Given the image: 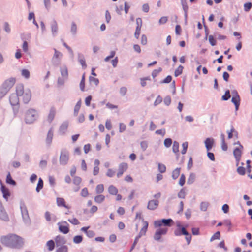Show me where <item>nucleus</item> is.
<instances>
[{
    "instance_id": "f257e3e1",
    "label": "nucleus",
    "mask_w": 252,
    "mask_h": 252,
    "mask_svg": "<svg viewBox=\"0 0 252 252\" xmlns=\"http://www.w3.org/2000/svg\"><path fill=\"white\" fill-rule=\"evenodd\" d=\"M0 240L3 245L11 248L20 249L24 244L23 239L14 234L2 236Z\"/></svg>"
},
{
    "instance_id": "f03ea898",
    "label": "nucleus",
    "mask_w": 252,
    "mask_h": 252,
    "mask_svg": "<svg viewBox=\"0 0 252 252\" xmlns=\"http://www.w3.org/2000/svg\"><path fill=\"white\" fill-rule=\"evenodd\" d=\"M177 228L174 231V234L176 236H180L182 235H185V239L188 245L190 243L191 240V235L189 233L186 228L182 227L180 224H177Z\"/></svg>"
},
{
    "instance_id": "7ed1b4c3",
    "label": "nucleus",
    "mask_w": 252,
    "mask_h": 252,
    "mask_svg": "<svg viewBox=\"0 0 252 252\" xmlns=\"http://www.w3.org/2000/svg\"><path fill=\"white\" fill-rule=\"evenodd\" d=\"M16 82L14 78H11L6 80L2 85V91L0 93V98L3 97L7 92L13 87Z\"/></svg>"
},
{
    "instance_id": "20e7f679",
    "label": "nucleus",
    "mask_w": 252,
    "mask_h": 252,
    "mask_svg": "<svg viewBox=\"0 0 252 252\" xmlns=\"http://www.w3.org/2000/svg\"><path fill=\"white\" fill-rule=\"evenodd\" d=\"M21 214L24 223L29 225L31 223V220L29 216L28 212L25 205L23 204L20 206Z\"/></svg>"
},
{
    "instance_id": "39448f33",
    "label": "nucleus",
    "mask_w": 252,
    "mask_h": 252,
    "mask_svg": "<svg viewBox=\"0 0 252 252\" xmlns=\"http://www.w3.org/2000/svg\"><path fill=\"white\" fill-rule=\"evenodd\" d=\"M174 222L171 219L157 220L154 221V226L155 227H161L162 225L164 226H171Z\"/></svg>"
},
{
    "instance_id": "423d86ee",
    "label": "nucleus",
    "mask_w": 252,
    "mask_h": 252,
    "mask_svg": "<svg viewBox=\"0 0 252 252\" xmlns=\"http://www.w3.org/2000/svg\"><path fill=\"white\" fill-rule=\"evenodd\" d=\"M38 116L37 112L34 109H31L28 111L26 115V121L27 123L33 122Z\"/></svg>"
},
{
    "instance_id": "0eeeda50",
    "label": "nucleus",
    "mask_w": 252,
    "mask_h": 252,
    "mask_svg": "<svg viewBox=\"0 0 252 252\" xmlns=\"http://www.w3.org/2000/svg\"><path fill=\"white\" fill-rule=\"evenodd\" d=\"M158 228L154 236V239L156 241H159L161 239V235H165L168 231L166 227H161Z\"/></svg>"
},
{
    "instance_id": "6e6552de",
    "label": "nucleus",
    "mask_w": 252,
    "mask_h": 252,
    "mask_svg": "<svg viewBox=\"0 0 252 252\" xmlns=\"http://www.w3.org/2000/svg\"><path fill=\"white\" fill-rule=\"evenodd\" d=\"M69 160V153L66 150H62L60 157V162L62 165H66Z\"/></svg>"
},
{
    "instance_id": "1a4fd4ad",
    "label": "nucleus",
    "mask_w": 252,
    "mask_h": 252,
    "mask_svg": "<svg viewBox=\"0 0 252 252\" xmlns=\"http://www.w3.org/2000/svg\"><path fill=\"white\" fill-rule=\"evenodd\" d=\"M59 226V230L63 234H67L68 233L69 230V224L65 221H62L58 223Z\"/></svg>"
},
{
    "instance_id": "9d476101",
    "label": "nucleus",
    "mask_w": 252,
    "mask_h": 252,
    "mask_svg": "<svg viewBox=\"0 0 252 252\" xmlns=\"http://www.w3.org/2000/svg\"><path fill=\"white\" fill-rule=\"evenodd\" d=\"M242 150L243 146L240 144L235 147L234 150L233 154L237 161H239L240 160Z\"/></svg>"
},
{
    "instance_id": "9b49d317",
    "label": "nucleus",
    "mask_w": 252,
    "mask_h": 252,
    "mask_svg": "<svg viewBox=\"0 0 252 252\" xmlns=\"http://www.w3.org/2000/svg\"><path fill=\"white\" fill-rule=\"evenodd\" d=\"M21 96H22L23 102L25 103H28L30 101L32 97L31 90L29 89L25 90V92Z\"/></svg>"
},
{
    "instance_id": "f8f14e48",
    "label": "nucleus",
    "mask_w": 252,
    "mask_h": 252,
    "mask_svg": "<svg viewBox=\"0 0 252 252\" xmlns=\"http://www.w3.org/2000/svg\"><path fill=\"white\" fill-rule=\"evenodd\" d=\"M0 183L1 184L0 190L2 193L3 197L6 201H8V198L10 196V191H9V189L1 183V181L0 180Z\"/></svg>"
},
{
    "instance_id": "ddd939ff",
    "label": "nucleus",
    "mask_w": 252,
    "mask_h": 252,
    "mask_svg": "<svg viewBox=\"0 0 252 252\" xmlns=\"http://www.w3.org/2000/svg\"><path fill=\"white\" fill-rule=\"evenodd\" d=\"M159 205V201L158 199L150 200L147 205V208L150 210L156 209Z\"/></svg>"
},
{
    "instance_id": "4468645a",
    "label": "nucleus",
    "mask_w": 252,
    "mask_h": 252,
    "mask_svg": "<svg viewBox=\"0 0 252 252\" xmlns=\"http://www.w3.org/2000/svg\"><path fill=\"white\" fill-rule=\"evenodd\" d=\"M56 114V110L54 107H52L50 108L49 114L47 116V121L51 123L52 122L55 118Z\"/></svg>"
},
{
    "instance_id": "2eb2a0df",
    "label": "nucleus",
    "mask_w": 252,
    "mask_h": 252,
    "mask_svg": "<svg viewBox=\"0 0 252 252\" xmlns=\"http://www.w3.org/2000/svg\"><path fill=\"white\" fill-rule=\"evenodd\" d=\"M250 161L248 160L247 161V168L246 169L244 167H239L238 168L237 171L239 173H245L246 172L250 173L251 172V170L250 169L251 167L250 165Z\"/></svg>"
},
{
    "instance_id": "dca6fc26",
    "label": "nucleus",
    "mask_w": 252,
    "mask_h": 252,
    "mask_svg": "<svg viewBox=\"0 0 252 252\" xmlns=\"http://www.w3.org/2000/svg\"><path fill=\"white\" fill-rule=\"evenodd\" d=\"M214 143V140L212 138H208L205 141V146L208 151H209L212 148Z\"/></svg>"
},
{
    "instance_id": "f3484780",
    "label": "nucleus",
    "mask_w": 252,
    "mask_h": 252,
    "mask_svg": "<svg viewBox=\"0 0 252 252\" xmlns=\"http://www.w3.org/2000/svg\"><path fill=\"white\" fill-rule=\"evenodd\" d=\"M143 222L144 223V225L143 227L141 228L138 235V237H141L142 236L145 235L146 232L147 230L148 226V223L147 221H144L143 220Z\"/></svg>"
},
{
    "instance_id": "a211bd4d",
    "label": "nucleus",
    "mask_w": 252,
    "mask_h": 252,
    "mask_svg": "<svg viewBox=\"0 0 252 252\" xmlns=\"http://www.w3.org/2000/svg\"><path fill=\"white\" fill-rule=\"evenodd\" d=\"M0 219L6 221L9 220L8 216L4 210L3 207L0 208Z\"/></svg>"
},
{
    "instance_id": "6ab92c4d",
    "label": "nucleus",
    "mask_w": 252,
    "mask_h": 252,
    "mask_svg": "<svg viewBox=\"0 0 252 252\" xmlns=\"http://www.w3.org/2000/svg\"><path fill=\"white\" fill-rule=\"evenodd\" d=\"M55 242L57 246L63 245L65 243L64 237L61 236H57L55 238Z\"/></svg>"
},
{
    "instance_id": "aec40b11",
    "label": "nucleus",
    "mask_w": 252,
    "mask_h": 252,
    "mask_svg": "<svg viewBox=\"0 0 252 252\" xmlns=\"http://www.w3.org/2000/svg\"><path fill=\"white\" fill-rule=\"evenodd\" d=\"M16 94L18 96H21L25 92L24 86L22 84H18L16 86Z\"/></svg>"
},
{
    "instance_id": "412c9836",
    "label": "nucleus",
    "mask_w": 252,
    "mask_h": 252,
    "mask_svg": "<svg viewBox=\"0 0 252 252\" xmlns=\"http://www.w3.org/2000/svg\"><path fill=\"white\" fill-rule=\"evenodd\" d=\"M10 102L11 105H16L19 103V98L18 95L12 94L10 97Z\"/></svg>"
},
{
    "instance_id": "4be33fe9",
    "label": "nucleus",
    "mask_w": 252,
    "mask_h": 252,
    "mask_svg": "<svg viewBox=\"0 0 252 252\" xmlns=\"http://www.w3.org/2000/svg\"><path fill=\"white\" fill-rule=\"evenodd\" d=\"M232 102L235 104L236 109L237 110L239 106L240 97L237 94L235 96H233L232 98Z\"/></svg>"
},
{
    "instance_id": "5701e85b",
    "label": "nucleus",
    "mask_w": 252,
    "mask_h": 252,
    "mask_svg": "<svg viewBox=\"0 0 252 252\" xmlns=\"http://www.w3.org/2000/svg\"><path fill=\"white\" fill-rule=\"evenodd\" d=\"M61 74L64 79H66L68 78V73L67 68L64 66L61 68Z\"/></svg>"
},
{
    "instance_id": "b1692460",
    "label": "nucleus",
    "mask_w": 252,
    "mask_h": 252,
    "mask_svg": "<svg viewBox=\"0 0 252 252\" xmlns=\"http://www.w3.org/2000/svg\"><path fill=\"white\" fill-rule=\"evenodd\" d=\"M57 205L59 206H63V207H65L66 208H69L68 206H66L65 205V200H64L63 198H57Z\"/></svg>"
},
{
    "instance_id": "393cba45",
    "label": "nucleus",
    "mask_w": 252,
    "mask_h": 252,
    "mask_svg": "<svg viewBox=\"0 0 252 252\" xmlns=\"http://www.w3.org/2000/svg\"><path fill=\"white\" fill-rule=\"evenodd\" d=\"M108 192L112 195H117L118 193V189L113 185H111L108 188Z\"/></svg>"
},
{
    "instance_id": "a878e982",
    "label": "nucleus",
    "mask_w": 252,
    "mask_h": 252,
    "mask_svg": "<svg viewBox=\"0 0 252 252\" xmlns=\"http://www.w3.org/2000/svg\"><path fill=\"white\" fill-rule=\"evenodd\" d=\"M83 241V237L81 235L75 236L73 238V242L74 244H78Z\"/></svg>"
},
{
    "instance_id": "bb28decb",
    "label": "nucleus",
    "mask_w": 252,
    "mask_h": 252,
    "mask_svg": "<svg viewBox=\"0 0 252 252\" xmlns=\"http://www.w3.org/2000/svg\"><path fill=\"white\" fill-rule=\"evenodd\" d=\"M105 199V196L103 195H98L94 197V201L97 203H102Z\"/></svg>"
},
{
    "instance_id": "cd10ccee",
    "label": "nucleus",
    "mask_w": 252,
    "mask_h": 252,
    "mask_svg": "<svg viewBox=\"0 0 252 252\" xmlns=\"http://www.w3.org/2000/svg\"><path fill=\"white\" fill-rule=\"evenodd\" d=\"M209 205V203L208 202H202L200 203V208L202 211H206Z\"/></svg>"
},
{
    "instance_id": "c85d7f7f",
    "label": "nucleus",
    "mask_w": 252,
    "mask_h": 252,
    "mask_svg": "<svg viewBox=\"0 0 252 252\" xmlns=\"http://www.w3.org/2000/svg\"><path fill=\"white\" fill-rule=\"evenodd\" d=\"M51 29L53 34L57 33L58 31V25L56 21H53L51 23Z\"/></svg>"
},
{
    "instance_id": "c756f323",
    "label": "nucleus",
    "mask_w": 252,
    "mask_h": 252,
    "mask_svg": "<svg viewBox=\"0 0 252 252\" xmlns=\"http://www.w3.org/2000/svg\"><path fill=\"white\" fill-rule=\"evenodd\" d=\"M128 165L126 163H123L120 165L119 166V171L120 172L123 173V172L126 171L127 169Z\"/></svg>"
},
{
    "instance_id": "7c9ffc66",
    "label": "nucleus",
    "mask_w": 252,
    "mask_h": 252,
    "mask_svg": "<svg viewBox=\"0 0 252 252\" xmlns=\"http://www.w3.org/2000/svg\"><path fill=\"white\" fill-rule=\"evenodd\" d=\"M221 140H222V144H221L222 149L223 150L226 151L227 149V144L225 142L224 134H222L221 135Z\"/></svg>"
},
{
    "instance_id": "2f4dec72",
    "label": "nucleus",
    "mask_w": 252,
    "mask_h": 252,
    "mask_svg": "<svg viewBox=\"0 0 252 252\" xmlns=\"http://www.w3.org/2000/svg\"><path fill=\"white\" fill-rule=\"evenodd\" d=\"M6 181L7 184L12 185H15L16 184L15 181L14 180H13L12 177H11V174H7Z\"/></svg>"
},
{
    "instance_id": "473e14b6",
    "label": "nucleus",
    "mask_w": 252,
    "mask_h": 252,
    "mask_svg": "<svg viewBox=\"0 0 252 252\" xmlns=\"http://www.w3.org/2000/svg\"><path fill=\"white\" fill-rule=\"evenodd\" d=\"M43 186V181L41 179V178H39L38 184H37V186L36 188V191L37 192H39L40 191V190L42 189Z\"/></svg>"
},
{
    "instance_id": "72a5a7b5",
    "label": "nucleus",
    "mask_w": 252,
    "mask_h": 252,
    "mask_svg": "<svg viewBox=\"0 0 252 252\" xmlns=\"http://www.w3.org/2000/svg\"><path fill=\"white\" fill-rule=\"evenodd\" d=\"M68 126L67 123H63L60 126V130L63 133H65Z\"/></svg>"
},
{
    "instance_id": "f704fd0d",
    "label": "nucleus",
    "mask_w": 252,
    "mask_h": 252,
    "mask_svg": "<svg viewBox=\"0 0 252 252\" xmlns=\"http://www.w3.org/2000/svg\"><path fill=\"white\" fill-rule=\"evenodd\" d=\"M46 245L48 247V250L51 251L54 249L55 243L53 240H50L47 242Z\"/></svg>"
},
{
    "instance_id": "c9c22d12",
    "label": "nucleus",
    "mask_w": 252,
    "mask_h": 252,
    "mask_svg": "<svg viewBox=\"0 0 252 252\" xmlns=\"http://www.w3.org/2000/svg\"><path fill=\"white\" fill-rule=\"evenodd\" d=\"M179 144L177 141H174L173 142V145L172 147L173 151L174 153L178 154L179 152Z\"/></svg>"
},
{
    "instance_id": "e433bc0d",
    "label": "nucleus",
    "mask_w": 252,
    "mask_h": 252,
    "mask_svg": "<svg viewBox=\"0 0 252 252\" xmlns=\"http://www.w3.org/2000/svg\"><path fill=\"white\" fill-rule=\"evenodd\" d=\"M228 137L229 139L232 138L233 136H237V132L235 131L234 128H232L231 130L228 132Z\"/></svg>"
},
{
    "instance_id": "4c0bfd02",
    "label": "nucleus",
    "mask_w": 252,
    "mask_h": 252,
    "mask_svg": "<svg viewBox=\"0 0 252 252\" xmlns=\"http://www.w3.org/2000/svg\"><path fill=\"white\" fill-rule=\"evenodd\" d=\"M186 195L185 189L183 188L178 193V197L180 198H185Z\"/></svg>"
},
{
    "instance_id": "58836bf2",
    "label": "nucleus",
    "mask_w": 252,
    "mask_h": 252,
    "mask_svg": "<svg viewBox=\"0 0 252 252\" xmlns=\"http://www.w3.org/2000/svg\"><path fill=\"white\" fill-rule=\"evenodd\" d=\"M104 191V187L102 184H99L96 186V192L98 194H100Z\"/></svg>"
},
{
    "instance_id": "ea45409f",
    "label": "nucleus",
    "mask_w": 252,
    "mask_h": 252,
    "mask_svg": "<svg viewBox=\"0 0 252 252\" xmlns=\"http://www.w3.org/2000/svg\"><path fill=\"white\" fill-rule=\"evenodd\" d=\"M53 132L52 129H50L48 133L47 137V141L48 143H50L53 138Z\"/></svg>"
},
{
    "instance_id": "a19ab883",
    "label": "nucleus",
    "mask_w": 252,
    "mask_h": 252,
    "mask_svg": "<svg viewBox=\"0 0 252 252\" xmlns=\"http://www.w3.org/2000/svg\"><path fill=\"white\" fill-rule=\"evenodd\" d=\"M195 174H190V176L187 180V183L189 184L193 183L195 179Z\"/></svg>"
},
{
    "instance_id": "79ce46f5",
    "label": "nucleus",
    "mask_w": 252,
    "mask_h": 252,
    "mask_svg": "<svg viewBox=\"0 0 252 252\" xmlns=\"http://www.w3.org/2000/svg\"><path fill=\"white\" fill-rule=\"evenodd\" d=\"M183 70V66L180 65L175 71V76H178L182 74Z\"/></svg>"
},
{
    "instance_id": "37998d69",
    "label": "nucleus",
    "mask_w": 252,
    "mask_h": 252,
    "mask_svg": "<svg viewBox=\"0 0 252 252\" xmlns=\"http://www.w3.org/2000/svg\"><path fill=\"white\" fill-rule=\"evenodd\" d=\"M79 61L81 64L82 65V66L84 67V68H85L86 67V64L85 63V60L83 56H79Z\"/></svg>"
},
{
    "instance_id": "c03bdc74",
    "label": "nucleus",
    "mask_w": 252,
    "mask_h": 252,
    "mask_svg": "<svg viewBox=\"0 0 252 252\" xmlns=\"http://www.w3.org/2000/svg\"><path fill=\"white\" fill-rule=\"evenodd\" d=\"M56 252H68V248L66 246H62L57 250Z\"/></svg>"
},
{
    "instance_id": "a18cd8bd",
    "label": "nucleus",
    "mask_w": 252,
    "mask_h": 252,
    "mask_svg": "<svg viewBox=\"0 0 252 252\" xmlns=\"http://www.w3.org/2000/svg\"><path fill=\"white\" fill-rule=\"evenodd\" d=\"M220 237V233L219 231L216 232L211 238L210 241L212 242L216 239H219Z\"/></svg>"
},
{
    "instance_id": "49530a36",
    "label": "nucleus",
    "mask_w": 252,
    "mask_h": 252,
    "mask_svg": "<svg viewBox=\"0 0 252 252\" xmlns=\"http://www.w3.org/2000/svg\"><path fill=\"white\" fill-rule=\"evenodd\" d=\"M94 163L95 165L94 168V173H98L99 172L98 165L100 164L99 161L98 159H96L95 160Z\"/></svg>"
},
{
    "instance_id": "de8ad7c7",
    "label": "nucleus",
    "mask_w": 252,
    "mask_h": 252,
    "mask_svg": "<svg viewBox=\"0 0 252 252\" xmlns=\"http://www.w3.org/2000/svg\"><path fill=\"white\" fill-rule=\"evenodd\" d=\"M172 140L170 138H166L165 139L164 141V145L167 148L170 147V146L172 144Z\"/></svg>"
},
{
    "instance_id": "09e8293b",
    "label": "nucleus",
    "mask_w": 252,
    "mask_h": 252,
    "mask_svg": "<svg viewBox=\"0 0 252 252\" xmlns=\"http://www.w3.org/2000/svg\"><path fill=\"white\" fill-rule=\"evenodd\" d=\"M22 75L25 78H29L30 77V72L27 69H23L22 70Z\"/></svg>"
},
{
    "instance_id": "8fccbe9b",
    "label": "nucleus",
    "mask_w": 252,
    "mask_h": 252,
    "mask_svg": "<svg viewBox=\"0 0 252 252\" xmlns=\"http://www.w3.org/2000/svg\"><path fill=\"white\" fill-rule=\"evenodd\" d=\"M148 142L146 141H141L140 143L141 148L143 151H145L148 147Z\"/></svg>"
},
{
    "instance_id": "3c124183",
    "label": "nucleus",
    "mask_w": 252,
    "mask_h": 252,
    "mask_svg": "<svg viewBox=\"0 0 252 252\" xmlns=\"http://www.w3.org/2000/svg\"><path fill=\"white\" fill-rule=\"evenodd\" d=\"M68 220L69 222H70L71 223H72L73 225H77V224H79V221L75 218H73L72 219H69Z\"/></svg>"
},
{
    "instance_id": "603ef678",
    "label": "nucleus",
    "mask_w": 252,
    "mask_h": 252,
    "mask_svg": "<svg viewBox=\"0 0 252 252\" xmlns=\"http://www.w3.org/2000/svg\"><path fill=\"white\" fill-rule=\"evenodd\" d=\"M208 39H209L210 43L212 46H214L216 44V40L214 38L213 36L209 35L208 37Z\"/></svg>"
},
{
    "instance_id": "864d4df0",
    "label": "nucleus",
    "mask_w": 252,
    "mask_h": 252,
    "mask_svg": "<svg viewBox=\"0 0 252 252\" xmlns=\"http://www.w3.org/2000/svg\"><path fill=\"white\" fill-rule=\"evenodd\" d=\"M29 20H31L32 19H33V23L37 27H38V25L37 23H36L35 18H34V14L33 13H30L28 17Z\"/></svg>"
},
{
    "instance_id": "5fc2aeb1",
    "label": "nucleus",
    "mask_w": 252,
    "mask_h": 252,
    "mask_svg": "<svg viewBox=\"0 0 252 252\" xmlns=\"http://www.w3.org/2000/svg\"><path fill=\"white\" fill-rule=\"evenodd\" d=\"M158 170L161 173H164L166 171V167L165 166L161 163L158 164Z\"/></svg>"
},
{
    "instance_id": "6e6d98bb",
    "label": "nucleus",
    "mask_w": 252,
    "mask_h": 252,
    "mask_svg": "<svg viewBox=\"0 0 252 252\" xmlns=\"http://www.w3.org/2000/svg\"><path fill=\"white\" fill-rule=\"evenodd\" d=\"M230 98V94L229 90L226 91L225 94L222 96V99L224 100H227Z\"/></svg>"
},
{
    "instance_id": "4d7b16f0",
    "label": "nucleus",
    "mask_w": 252,
    "mask_h": 252,
    "mask_svg": "<svg viewBox=\"0 0 252 252\" xmlns=\"http://www.w3.org/2000/svg\"><path fill=\"white\" fill-rule=\"evenodd\" d=\"M188 144L187 142H185L183 143V144H182L183 150H182V152H181L183 154H184L186 153L187 150L188 148Z\"/></svg>"
},
{
    "instance_id": "13d9d810",
    "label": "nucleus",
    "mask_w": 252,
    "mask_h": 252,
    "mask_svg": "<svg viewBox=\"0 0 252 252\" xmlns=\"http://www.w3.org/2000/svg\"><path fill=\"white\" fill-rule=\"evenodd\" d=\"M252 4L251 2L246 3L244 4V9L246 11H249L252 8Z\"/></svg>"
},
{
    "instance_id": "bf43d9fd",
    "label": "nucleus",
    "mask_w": 252,
    "mask_h": 252,
    "mask_svg": "<svg viewBox=\"0 0 252 252\" xmlns=\"http://www.w3.org/2000/svg\"><path fill=\"white\" fill-rule=\"evenodd\" d=\"M185 179H186V178H185V176H184V175L182 174V176H181V177L180 178L179 182V184L180 186H182L184 185L185 182Z\"/></svg>"
},
{
    "instance_id": "052dcab7",
    "label": "nucleus",
    "mask_w": 252,
    "mask_h": 252,
    "mask_svg": "<svg viewBox=\"0 0 252 252\" xmlns=\"http://www.w3.org/2000/svg\"><path fill=\"white\" fill-rule=\"evenodd\" d=\"M86 234L89 238H93L95 236V233L93 230H88Z\"/></svg>"
},
{
    "instance_id": "680f3d73",
    "label": "nucleus",
    "mask_w": 252,
    "mask_h": 252,
    "mask_svg": "<svg viewBox=\"0 0 252 252\" xmlns=\"http://www.w3.org/2000/svg\"><path fill=\"white\" fill-rule=\"evenodd\" d=\"M171 97L169 96H167L165 97L164 99V103L167 106L169 105L171 103Z\"/></svg>"
},
{
    "instance_id": "e2e57ef3",
    "label": "nucleus",
    "mask_w": 252,
    "mask_h": 252,
    "mask_svg": "<svg viewBox=\"0 0 252 252\" xmlns=\"http://www.w3.org/2000/svg\"><path fill=\"white\" fill-rule=\"evenodd\" d=\"M126 129V126L123 123H120L119 124V131L123 132Z\"/></svg>"
},
{
    "instance_id": "0e129e2a",
    "label": "nucleus",
    "mask_w": 252,
    "mask_h": 252,
    "mask_svg": "<svg viewBox=\"0 0 252 252\" xmlns=\"http://www.w3.org/2000/svg\"><path fill=\"white\" fill-rule=\"evenodd\" d=\"M141 43L142 45H146L147 43V38L144 34L142 35Z\"/></svg>"
},
{
    "instance_id": "69168bd1",
    "label": "nucleus",
    "mask_w": 252,
    "mask_h": 252,
    "mask_svg": "<svg viewBox=\"0 0 252 252\" xmlns=\"http://www.w3.org/2000/svg\"><path fill=\"white\" fill-rule=\"evenodd\" d=\"M105 126L108 130H110L112 128V124L110 120H107L105 124Z\"/></svg>"
},
{
    "instance_id": "338daca9",
    "label": "nucleus",
    "mask_w": 252,
    "mask_h": 252,
    "mask_svg": "<svg viewBox=\"0 0 252 252\" xmlns=\"http://www.w3.org/2000/svg\"><path fill=\"white\" fill-rule=\"evenodd\" d=\"M141 28H136V31L135 32L134 35L136 39H138L139 37V35H140V32H141Z\"/></svg>"
},
{
    "instance_id": "774afa93",
    "label": "nucleus",
    "mask_w": 252,
    "mask_h": 252,
    "mask_svg": "<svg viewBox=\"0 0 252 252\" xmlns=\"http://www.w3.org/2000/svg\"><path fill=\"white\" fill-rule=\"evenodd\" d=\"M81 181V179L79 177H75L73 179V183L76 185H79Z\"/></svg>"
}]
</instances>
